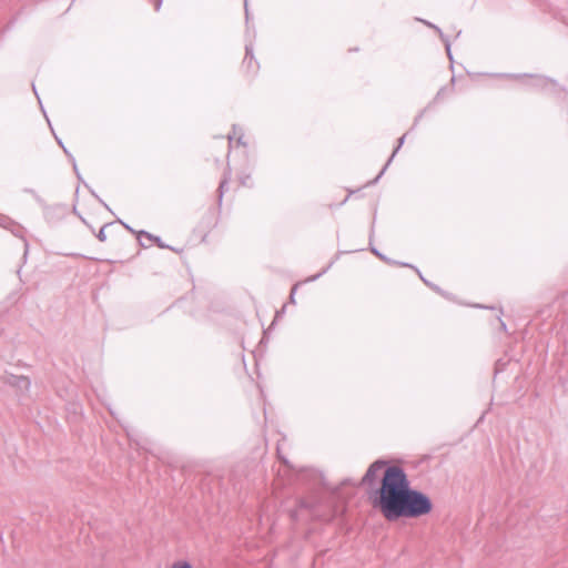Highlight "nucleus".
<instances>
[{"mask_svg": "<svg viewBox=\"0 0 568 568\" xmlns=\"http://www.w3.org/2000/svg\"><path fill=\"white\" fill-rule=\"evenodd\" d=\"M368 500L387 521L419 518L433 510L432 499L412 488L407 474L397 465L384 469L379 486L368 490Z\"/></svg>", "mask_w": 568, "mask_h": 568, "instance_id": "f257e3e1", "label": "nucleus"}, {"mask_svg": "<svg viewBox=\"0 0 568 568\" xmlns=\"http://www.w3.org/2000/svg\"><path fill=\"white\" fill-rule=\"evenodd\" d=\"M385 467L386 462L384 460H375L373 464H371L362 478V485H367L368 487H372L375 484L377 473Z\"/></svg>", "mask_w": 568, "mask_h": 568, "instance_id": "f03ea898", "label": "nucleus"}, {"mask_svg": "<svg viewBox=\"0 0 568 568\" xmlns=\"http://www.w3.org/2000/svg\"><path fill=\"white\" fill-rule=\"evenodd\" d=\"M8 385L17 388L21 393H27L30 389L31 381L29 377L23 375H13L10 374L6 377L4 381Z\"/></svg>", "mask_w": 568, "mask_h": 568, "instance_id": "7ed1b4c3", "label": "nucleus"}, {"mask_svg": "<svg viewBox=\"0 0 568 568\" xmlns=\"http://www.w3.org/2000/svg\"><path fill=\"white\" fill-rule=\"evenodd\" d=\"M231 178H232V172H231L230 166H227L226 170L224 171L223 179L220 182V185L217 189L220 204L222 203L224 192L227 190V185H229V182L231 181Z\"/></svg>", "mask_w": 568, "mask_h": 568, "instance_id": "20e7f679", "label": "nucleus"}, {"mask_svg": "<svg viewBox=\"0 0 568 568\" xmlns=\"http://www.w3.org/2000/svg\"><path fill=\"white\" fill-rule=\"evenodd\" d=\"M405 138H406V134H404L403 136H400L398 139V144L397 146L395 148V150L393 151L390 158L388 159V161L386 162V164L384 165V168L382 169V171L379 172V174L375 178V180L372 182V183H376L381 176L384 174V172L386 171L387 166L389 165V163L393 161L394 156L396 155V153L398 152V150L402 148V145L404 144L405 142Z\"/></svg>", "mask_w": 568, "mask_h": 568, "instance_id": "39448f33", "label": "nucleus"}, {"mask_svg": "<svg viewBox=\"0 0 568 568\" xmlns=\"http://www.w3.org/2000/svg\"><path fill=\"white\" fill-rule=\"evenodd\" d=\"M227 139H229V144L231 145V142L233 141V139H236V142L239 145H245V143L243 142V132H242V129L239 128L237 125H233L232 126V133H230L227 135Z\"/></svg>", "mask_w": 568, "mask_h": 568, "instance_id": "423d86ee", "label": "nucleus"}, {"mask_svg": "<svg viewBox=\"0 0 568 568\" xmlns=\"http://www.w3.org/2000/svg\"><path fill=\"white\" fill-rule=\"evenodd\" d=\"M142 236H145L148 237L149 240L155 242L158 244L159 247H169L168 245H165L159 236H155V235H152L151 233L146 232V231H140L138 233V240H140Z\"/></svg>", "mask_w": 568, "mask_h": 568, "instance_id": "0eeeda50", "label": "nucleus"}, {"mask_svg": "<svg viewBox=\"0 0 568 568\" xmlns=\"http://www.w3.org/2000/svg\"><path fill=\"white\" fill-rule=\"evenodd\" d=\"M252 50H253V48H252L251 44H246L245 45V52L246 53H245V58H244V63H247L248 67L251 65V62L253 60Z\"/></svg>", "mask_w": 568, "mask_h": 568, "instance_id": "6e6552de", "label": "nucleus"}, {"mask_svg": "<svg viewBox=\"0 0 568 568\" xmlns=\"http://www.w3.org/2000/svg\"><path fill=\"white\" fill-rule=\"evenodd\" d=\"M112 223H108V224H104L98 232L97 234V237L100 242H105L106 241V233H105V229L111 225Z\"/></svg>", "mask_w": 568, "mask_h": 568, "instance_id": "1a4fd4ad", "label": "nucleus"}, {"mask_svg": "<svg viewBox=\"0 0 568 568\" xmlns=\"http://www.w3.org/2000/svg\"><path fill=\"white\" fill-rule=\"evenodd\" d=\"M171 568H194V567L187 561H178V562H174Z\"/></svg>", "mask_w": 568, "mask_h": 568, "instance_id": "9d476101", "label": "nucleus"}, {"mask_svg": "<svg viewBox=\"0 0 568 568\" xmlns=\"http://www.w3.org/2000/svg\"><path fill=\"white\" fill-rule=\"evenodd\" d=\"M418 21H419V22H423V23H424V24H426L428 28L433 29L436 33H438V36H444V34H443V32H442V30H440L437 26L432 24V23H429V22H426V21H424V20H418Z\"/></svg>", "mask_w": 568, "mask_h": 568, "instance_id": "9b49d317", "label": "nucleus"}, {"mask_svg": "<svg viewBox=\"0 0 568 568\" xmlns=\"http://www.w3.org/2000/svg\"><path fill=\"white\" fill-rule=\"evenodd\" d=\"M297 290V284H295L293 287H292V291H291V294H290V301L292 303H295V292Z\"/></svg>", "mask_w": 568, "mask_h": 568, "instance_id": "f8f14e48", "label": "nucleus"}, {"mask_svg": "<svg viewBox=\"0 0 568 568\" xmlns=\"http://www.w3.org/2000/svg\"><path fill=\"white\" fill-rule=\"evenodd\" d=\"M450 47H452L450 42H449V41H446V42H445V48H446V51H447L448 58H449L450 60H453L452 52H450Z\"/></svg>", "mask_w": 568, "mask_h": 568, "instance_id": "ddd939ff", "label": "nucleus"}, {"mask_svg": "<svg viewBox=\"0 0 568 568\" xmlns=\"http://www.w3.org/2000/svg\"><path fill=\"white\" fill-rule=\"evenodd\" d=\"M121 223H122V225H123L126 230H129V231H130V232H132V233H135V231H134L130 225H128V224H126V223H124V222H121Z\"/></svg>", "mask_w": 568, "mask_h": 568, "instance_id": "4468645a", "label": "nucleus"}, {"mask_svg": "<svg viewBox=\"0 0 568 568\" xmlns=\"http://www.w3.org/2000/svg\"><path fill=\"white\" fill-rule=\"evenodd\" d=\"M300 507H302V508H308V504H307L306 501H304V500H301V503H300Z\"/></svg>", "mask_w": 568, "mask_h": 568, "instance_id": "2eb2a0df", "label": "nucleus"}, {"mask_svg": "<svg viewBox=\"0 0 568 568\" xmlns=\"http://www.w3.org/2000/svg\"><path fill=\"white\" fill-rule=\"evenodd\" d=\"M161 3H162V0H158L156 3H155V10H159V8L161 7Z\"/></svg>", "mask_w": 568, "mask_h": 568, "instance_id": "dca6fc26", "label": "nucleus"}, {"mask_svg": "<svg viewBox=\"0 0 568 568\" xmlns=\"http://www.w3.org/2000/svg\"><path fill=\"white\" fill-rule=\"evenodd\" d=\"M500 327H501L503 331L507 329V326H506V324L503 321H500Z\"/></svg>", "mask_w": 568, "mask_h": 568, "instance_id": "f3484780", "label": "nucleus"}, {"mask_svg": "<svg viewBox=\"0 0 568 568\" xmlns=\"http://www.w3.org/2000/svg\"><path fill=\"white\" fill-rule=\"evenodd\" d=\"M372 251H373V253H374V254H376L377 256L383 257V256H382V254H381L376 248H373Z\"/></svg>", "mask_w": 568, "mask_h": 568, "instance_id": "a211bd4d", "label": "nucleus"}, {"mask_svg": "<svg viewBox=\"0 0 568 568\" xmlns=\"http://www.w3.org/2000/svg\"><path fill=\"white\" fill-rule=\"evenodd\" d=\"M58 143L63 148V151H64L65 153H68V151H67L65 146L63 145L62 141H60V140H59V141H58Z\"/></svg>", "mask_w": 568, "mask_h": 568, "instance_id": "6ab92c4d", "label": "nucleus"}, {"mask_svg": "<svg viewBox=\"0 0 568 568\" xmlns=\"http://www.w3.org/2000/svg\"><path fill=\"white\" fill-rule=\"evenodd\" d=\"M419 276H420L422 281L427 284L426 277H423L422 274H419Z\"/></svg>", "mask_w": 568, "mask_h": 568, "instance_id": "aec40b11", "label": "nucleus"}, {"mask_svg": "<svg viewBox=\"0 0 568 568\" xmlns=\"http://www.w3.org/2000/svg\"><path fill=\"white\" fill-rule=\"evenodd\" d=\"M460 34H462V30H457L455 36L459 37Z\"/></svg>", "mask_w": 568, "mask_h": 568, "instance_id": "412c9836", "label": "nucleus"}, {"mask_svg": "<svg viewBox=\"0 0 568 568\" xmlns=\"http://www.w3.org/2000/svg\"><path fill=\"white\" fill-rule=\"evenodd\" d=\"M320 276H321V274H317V275L313 276V277H312V280H316V278H318Z\"/></svg>", "mask_w": 568, "mask_h": 568, "instance_id": "4be33fe9", "label": "nucleus"}]
</instances>
